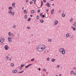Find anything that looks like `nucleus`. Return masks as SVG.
Wrapping results in <instances>:
<instances>
[{"label":"nucleus","mask_w":76,"mask_h":76,"mask_svg":"<svg viewBox=\"0 0 76 76\" xmlns=\"http://www.w3.org/2000/svg\"><path fill=\"white\" fill-rule=\"evenodd\" d=\"M13 6V7H14V8H15V5H14L13 6Z\"/></svg>","instance_id":"nucleus-52"},{"label":"nucleus","mask_w":76,"mask_h":76,"mask_svg":"<svg viewBox=\"0 0 76 76\" xmlns=\"http://www.w3.org/2000/svg\"><path fill=\"white\" fill-rule=\"evenodd\" d=\"M46 73H48V72H46Z\"/></svg>","instance_id":"nucleus-62"},{"label":"nucleus","mask_w":76,"mask_h":76,"mask_svg":"<svg viewBox=\"0 0 76 76\" xmlns=\"http://www.w3.org/2000/svg\"><path fill=\"white\" fill-rule=\"evenodd\" d=\"M29 67V66L28 65L26 66L25 67V69H26V68H28V67Z\"/></svg>","instance_id":"nucleus-29"},{"label":"nucleus","mask_w":76,"mask_h":76,"mask_svg":"<svg viewBox=\"0 0 76 76\" xmlns=\"http://www.w3.org/2000/svg\"><path fill=\"white\" fill-rule=\"evenodd\" d=\"M51 0V1H54V0Z\"/></svg>","instance_id":"nucleus-60"},{"label":"nucleus","mask_w":76,"mask_h":76,"mask_svg":"<svg viewBox=\"0 0 76 76\" xmlns=\"http://www.w3.org/2000/svg\"><path fill=\"white\" fill-rule=\"evenodd\" d=\"M47 61H49V60H50V58L49 57L48 58H47Z\"/></svg>","instance_id":"nucleus-35"},{"label":"nucleus","mask_w":76,"mask_h":76,"mask_svg":"<svg viewBox=\"0 0 76 76\" xmlns=\"http://www.w3.org/2000/svg\"><path fill=\"white\" fill-rule=\"evenodd\" d=\"M27 29H30V27H29V26H28L27 27Z\"/></svg>","instance_id":"nucleus-43"},{"label":"nucleus","mask_w":76,"mask_h":76,"mask_svg":"<svg viewBox=\"0 0 76 76\" xmlns=\"http://www.w3.org/2000/svg\"><path fill=\"white\" fill-rule=\"evenodd\" d=\"M71 75H73V74L74 73V71H73V70H72L71 72Z\"/></svg>","instance_id":"nucleus-14"},{"label":"nucleus","mask_w":76,"mask_h":76,"mask_svg":"<svg viewBox=\"0 0 76 76\" xmlns=\"http://www.w3.org/2000/svg\"><path fill=\"white\" fill-rule=\"evenodd\" d=\"M59 13L61 12V11L59 10Z\"/></svg>","instance_id":"nucleus-55"},{"label":"nucleus","mask_w":76,"mask_h":76,"mask_svg":"<svg viewBox=\"0 0 76 76\" xmlns=\"http://www.w3.org/2000/svg\"><path fill=\"white\" fill-rule=\"evenodd\" d=\"M17 72H18V70H16V69H15V70H13L12 72V73H17Z\"/></svg>","instance_id":"nucleus-5"},{"label":"nucleus","mask_w":76,"mask_h":76,"mask_svg":"<svg viewBox=\"0 0 76 76\" xmlns=\"http://www.w3.org/2000/svg\"><path fill=\"white\" fill-rule=\"evenodd\" d=\"M11 66L12 67H13L14 66V64L13 63H11Z\"/></svg>","instance_id":"nucleus-25"},{"label":"nucleus","mask_w":76,"mask_h":76,"mask_svg":"<svg viewBox=\"0 0 76 76\" xmlns=\"http://www.w3.org/2000/svg\"><path fill=\"white\" fill-rule=\"evenodd\" d=\"M34 12H35V11L34 10H32L31 11V13H34Z\"/></svg>","instance_id":"nucleus-17"},{"label":"nucleus","mask_w":76,"mask_h":76,"mask_svg":"<svg viewBox=\"0 0 76 76\" xmlns=\"http://www.w3.org/2000/svg\"><path fill=\"white\" fill-rule=\"evenodd\" d=\"M24 65H25V64H22L20 65V67H23V66H24Z\"/></svg>","instance_id":"nucleus-20"},{"label":"nucleus","mask_w":76,"mask_h":76,"mask_svg":"<svg viewBox=\"0 0 76 76\" xmlns=\"http://www.w3.org/2000/svg\"><path fill=\"white\" fill-rule=\"evenodd\" d=\"M54 4H52V6H54Z\"/></svg>","instance_id":"nucleus-54"},{"label":"nucleus","mask_w":76,"mask_h":76,"mask_svg":"<svg viewBox=\"0 0 76 76\" xmlns=\"http://www.w3.org/2000/svg\"><path fill=\"white\" fill-rule=\"evenodd\" d=\"M31 18H29L28 20V22H30V21H31Z\"/></svg>","instance_id":"nucleus-27"},{"label":"nucleus","mask_w":76,"mask_h":76,"mask_svg":"<svg viewBox=\"0 0 76 76\" xmlns=\"http://www.w3.org/2000/svg\"><path fill=\"white\" fill-rule=\"evenodd\" d=\"M43 71H46V69H45H45H43Z\"/></svg>","instance_id":"nucleus-45"},{"label":"nucleus","mask_w":76,"mask_h":76,"mask_svg":"<svg viewBox=\"0 0 76 76\" xmlns=\"http://www.w3.org/2000/svg\"><path fill=\"white\" fill-rule=\"evenodd\" d=\"M8 35L9 36H10V35H11V34H10V32H9Z\"/></svg>","instance_id":"nucleus-34"},{"label":"nucleus","mask_w":76,"mask_h":76,"mask_svg":"<svg viewBox=\"0 0 76 76\" xmlns=\"http://www.w3.org/2000/svg\"><path fill=\"white\" fill-rule=\"evenodd\" d=\"M28 42V43H30V42Z\"/></svg>","instance_id":"nucleus-61"},{"label":"nucleus","mask_w":76,"mask_h":76,"mask_svg":"<svg viewBox=\"0 0 76 76\" xmlns=\"http://www.w3.org/2000/svg\"><path fill=\"white\" fill-rule=\"evenodd\" d=\"M12 9H13V8H12V7H9V10H12Z\"/></svg>","instance_id":"nucleus-11"},{"label":"nucleus","mask_w":76,"mask_h":76,"mask_svg":"<svg viewBox=\"0 0 76 76\" xmlns=\"http://www.w3.org/2000/svg\"><path fill=\"white\" fill-rule=\"evenodd\" d=\"M42 4H43V2L42 1H41V4L40 5V6L41 7H42Z\"/></svg>","instance_id":"nucleus-19"},{"label":"nucleus","mask_w":76,"mask_h":76,"mask_svg":"<svg viewBox=\"0 0 76 76\" xmlns=\"http://www.w3.org/2000/svg\"><path fill=\"white\" fill-rule=\"evenodd\" d=\"M59 76H61V74H60Z\"/></svg>","instance_id":"nucleus-53"},{"label":"nucleus","mask_w":76,"mask_h":76,"mask_svg":"<svg viewBox=\"0 0 76 76\" xmlns=\"http://www.w3.org/2000/svg\"><path fill=\"white\" fill-rule=\"evenodd\" d=\"M8 39L9 42H11V41H12V39H11V38L10 37H9L8 38Z\"/></svg>","instance_id":"nucleus-10"},{"label":"nucleus","mask_w":76,"mask_h":76,"mask_svg":"<svg viewBox=\"0 0 76 76\" xmlns=\"http://www.w3.org/2000/svg\"><path fill=\"white\" fill-rule=\"evenodd\" d=\"M38 69V70H39V71L41 70V68H39Z\"/></svg>","instance_id":"nucleus-48"},{"label":"nucleus","mask_w":76,"mask_h":76,"mask_svg":"<svg viewBox=\"0 0 76 76\" xmlns=\"http://www.w3.org/2000/svg\"><path fill=\"white\" fill-rule=\"evenodd\" d=\"M46 6H47L48 7H50V5H49V3L47 2L46 3Z\"/></svg>","instance_id":"nucleus-8"},{"label":"nucleus","mask_w":76,"mask_h":76,"mask_svg":"<svg viewBox=\"0 0 76 76\" xmlns=\"http://www.w3.org/2000/svg\"><path fill=\"white\" fill-rule=\"evenodd\" d=\"M9 56H10V55H8V56H6V58L8 61H10L12 59V57H11V58H9Z\"/></svg>","instance_id":"nucleus-3"},{"label":"nucleus","mask_w":76,"mask_h":76,"mask_svg":"<svg viewBox=\"0 0 76 76\" xmlns=\"http://www.w3.org/2000/svg\"><path fill=\"white\" fill-rule=\"evenodd\" d=\"M15 3H13L12 4V6H15Z\"/></svg>","instance_id":"nucleus-30"},{"label":"nucleus","mask_w":76,"mask_h":76,"mask_svg":"<svg viewBox=\"0 0 76 76\" xmlns=\"http://www.w3.org/2000/svg\"><path fill=\"white\" fill-rule=\"evenodd\" d=\"M44 22V20H40V22H41V23H43Z\"/></svg>","instance_id":"nucleus-26"},{"label":"nucleus","mask_w":76,"mask_h":76,"mask_svg":"<svg viewBox=\"0 0 76 76\" xmlns=\"http://www.w3.org/2000/svg\"><path fill=\"white\" fill-rule=\"evenodd\" d=\"M43 2L44 3H45V2H46V0H43Z\"/></svg>","instance_id":"nucleus-44"},{"label":"nucleus","mask_w":76,"mask_h":76,"mask_svg":"<svg viewBox=\"0 0 76 76\" xmlns=\"http://www.w3.org/2000/svg\"><path fill=\"white\" fill-rule=\"evenodd\" d=\"M35 3H36V0H35L34 2V3L35 4Z\"/></svg>","instance_id":"nucleus-47"},{"label":"nucleus","mask_w":76,"mask_h":76,"mask_svg":"<svg viewBox=\"0 0 76 76\" xmlns=\"http://www.w3.org/2000/svg\"><path fill=\"white\" fill-rule=\"evenodd\" d=\"M54 10L53 9H52L51 10V13L52 14V15H53V14H54Z\"/></svg>","instance_id":"nucleus-9"},{"label":"nucleus","mask_w":76,"mask_h":76,"mask_svg":"<svg viewBox=\"0 0 76 76\" xmlns=\"http://www.w3.org/2000/svg\"><path fill=\"white\" fill-rule=\"evenodd\" d=\"M32 4V1H31V2H30V4Z\"/></svg>","instance_id":"nucleus-42"},{"label":"nucleus","mask_w":76,"mask_h":76,"mask_svg":"<svg viewBox=\"0 0 76 76\" xmlns=\"http://www.w3.org/2000/svg\"><path fill=\"white\" fill-rule=\"evenodd\" d=\"M55 60H56V59H55L54 58H53L51 60V61L52 62H54Z\"/></svg>","instance_id":"nucleus-12"},{"label":"nucleus","mask_w":76,"mask_h":76,"mask_svg":"<svg viewBox=\"0 0 76 76\" xmlns=\"http://www.w3.org/2000/svg\"><path fill=\"white\" fill-rule=\"evenodd\" d=\"M49 10H48V9H47L46 10V12H48Z\"/></svg>","instance_id":"nucleus-50"},{"label":"nucleus","mask_w":76,"mask_h":76,"mask_svg":"<svg viewBox=\"0 0 76 76\" xmlns=\"http://www.w3.org/2000/svg\"><path fill=\"white\" fill-rule=\"evenodd\" d=\"M34 61V58H33L31 59V61Z\"/></svg>","instance_id":"nucleus-31"},{"label":"nucleus","mask_w":76,"mask_h":76,"mask_svg":"<svg viewBox=\"0 0 76 76\" xmlns=\"http://www.w3.org/2000/svg\"><path fill=\"white\" fill-rule=\"evenodd\" d=\"M48 41L49 42H51V39H48Z\"/></svg>","instance_id":"nucleus-28"},{"label":"nucleus","mask_w":76,"mask_h":76,"mask_svg":"<svg viewBox=\"0 0 76 76\" xmlns=\"http://www.w3.org/2000/svg\"><path fill=\"white\" fill-rule=\"evenodd\" d=\"M70 22H73V18H71L70 20Z\"/></svg>","instance_id":"nucleus-36"},{"label":"nucleus","mask_w":76,"mask_h":76,"mask_svg":"<svg viewBox=\"0 0 76 76\" xmlns=\"http://www.w3.org/2000/svg\"><path fill=\"white\" fill-rule=\"evenodd\" d=\"M42 18H45V15H42Z\"/></svg>","instance_id":"nucleus-33"},{"label":"nucleus","mask_w":76,"mask_h":76,"mask_svg":"<svg viewBox=\"0 0 76 76\" xmlns=\"http://www.w3.org/2000/svg\"><path fill=\"white\" fill-rule=\"evenodd\" d=\"M56 76H58V75H56Z\"/></svg>","instance_id":"nucleus-63"},{"label":"nucleus","mask_w":76,"mask_h":76,"mask_svg":"<svg viewBox=\"0 0 76 76\" xmlns=\"http://www.w3.org/2000/svg\"><path fill=\"white\" fill-rule=\"evenodd\" d=\"M62 17H65V14L64 13H63L62 15Z\"/></svg>","instance_id":"nucleus-24"},{"label":"nucleus","mask_w":76,"mask_h":76,"mask_svg":"<svg viewBox=\"0 0 76 76\" xmlns=\"http://www.w3.org/2000/svg\"><path fill=\"white\" fill-rule=\"evenodd\" d=\"M45 49V47L43 45H40L37 48V50L39 51H42Z\"/></svg>","instance_id":"nucleus-1"},{"label":"nucleus","mask_w":76,"mask_h":76,"mask_svg":"<svg viewBox=\"0 0 76 76\" xmlns=\"http://www.w3.org/2000/svg\"><path fill=\"white\" fill-rule=\"evenodd\" d=\"M12 12V10H9V11L8 12V13H9V14H11V13Z\"/></svg>","instance_id":"nucleus-18"},{"label":"nucleus","mask_w":76,"mask_h":76,"mask_svg":"<svg viewBox=\"0 0 76 76\" xmlns=\"http://www.w3.org/2000/svg\"><path fill=\"white\" fill-rule=\"evenodd\" d=\"M37 12L38 13H39L40 12V10H37Z\"/></svg>","instance_id":"nucleus-39"},{"label":"nucleus","mask_w":76,"mask_h":76,"mask_svg":"<svg viewBox=\"0 0 76 76\" xmlns=\"http://www.w3.org/2000/svg\"><path fill=\"white\" fill-rule=\"evenodd\" d=\"M40 16H42V13H41L40 14Z\"/></svg>","instance_id":"nucleus-40"},{"label":"nucleus","mask_w":76,"mask_h":76,"mask_svg":"<svg viewBox=\"0 0 76 76\" xmlns=\"http://www.w3.org/2000/svg\"><path fill=\"white\" fill-rule=\"evenodd\" d=\"M24 13H25V14H26L27 13V11H26V10H25L24 11Z\"/></svg>","instance_id":"nucleus-15"},{"label":"nucleus","mask_w":76,"mask_h":76,"mask_svg":"<svg viewBox=\"0 0 76 76\" xmlns=\"http://www.w3.org/2000/svg\"><path fill=\"white\" fill-rule=\"evenodd\" d=\"M24 71L23 70L20 72H18V73H23V72H24Z\"/></svg>","instance_id":"nucleus-23"},{"label":"nucleus","mask_w":76,"mask_h":76,"mask_svg":"<svg viewBox=\"0 0 76 76\" xmlns=\"http://www.w3.org/2000/svg\"><path fill=\"white\" fill-rule=\"evenodd\" d=\"M71 28H72V29H73V31H75V30H76V28H74V27H73L72 26Z\"/></svg>","instance_id":"nucleus-13"},{"label":"nucleus","mask_w":76,"mask_h":76,"mask_svg":"<svg viewBox=\"0 0 76 76\" xmlns=\"http://www.w3.org/2000/svg\"><path fill=\"white\" fill-rule=\"evenodd\" d=\"M4 41V39L3 38H1V40H0V43H3Z\"/></svg>","instance_id":"nucleus-4"},{"label":"nucleus","mask_w":76,"mask_h":76,"mask_svg":"<svg viewBox=\"0 0 76 76\" xmlns=\"http://www.w3.org/2000/svg\"><path fill=\"white\" fill-rule=\"evenodd\" d=\"M57 67L58 68L60 67V65H57Z\"/></svg>","instance_id":"nucleus-41"},{"label":"nucleus","mask_w":76,"mask_h":76,"mask_svg":"<svg viewBox=\"0 0 76 76\" xmlns=\"http://www.w3.org/2000/svg\"><path fill=\"white\" fill-rule=\"evenodd\" d=\"M13 28H16V26L15 25H14L13 26Z\"/></svg>","instance_id":"nucleus-37"},{"label":"nucleus","mask_w":76,"mask_h":76,"mask_svg":"<svg viewBox=\"0 0 76 76\" xmlns=\"http://www.w3.org/2000/svg\"><path fill=\"white\" fill-rule=\"evenodd\" d=\"M30 16L31 17H32L33 16L32 15H30Z\"/></svg>","instance_id":"nucleus-49"},{"label":"nucleus","mask_w":76,"mask_h":76,"mask_svg":"<svg viewBox=\"0 0 76 76\" xmlns=\"http://www.w3.org/2000/svg\"><path fill=\"white\" fill-rule=\"evenodd\" d=\"M59 51L60 52H62V54L63 55L65 53H66V51H65V50H64V48H60Z\"/></svg>","instance_id":"nucleus-2"},{"label":"nucleus","mask_w":76,"mask_h":76,"mask_svg":"<svg viewBox=\"0 0 76 76\" xmlns=\"http://www.w3.org/2000/svg\"><path fill=\"white\" fill-rule=\"evenodd\" d=\"M32 1H35V0H32Z\"/></svg>","instance_id":"nucleus-57"},{"label":"nucleus","mask_w":76,"mask_h":76,"mask_svg":"<svg viewBox=\"0 0 76 76\" xmlns=\"http://www.w3.org/2000/svg\"><path fill=\"white\" fill-rule=\"evenodd\" d=\"M74 69H75V70L76 69V68H74Z\"/></svg>","instance_id":"nucleus-56"},{"label":"nucleus","mask_w":76,"mask_h":76,"mask_svg":"<svg viewBox=\"0 0 76 76\" xmlns=\"http://www.w3.org/2000/svg\"><path fill=\"white\" fill-rule=\"evenodd\" d=\"M4 48L6 50H7L9 49V47L7 46V45H6L4 47Z\"/></svg>","instance_id":"nucleus-6"},{"label":"nucleus","mask_w":76,"mask_h":76,"mask_svg":"<svg viewBox=\"0 0 76 76\" xmlns=\"http://www.w3.org/2000/svg\"><path fill=\"white\" fill-rule=\"evenodd\" d=\"M32 64H29L28 65V66L29 67V66H31V65H32Z\"/></svg>","instance_id":"nucleus-38"},{"label":"nucleus","mask_w":76,"mask_h":76,"mask_svg":"<svg viewBox=\"0 0 76 76\" xmlns=\"http://www.w3.org/2000/svg\"><path fill=\"white\" fill-rule=\"evenodd\" d=\"M27 16L26 15H25L24 16V18H25V19H26V18H27Z\"/></svg>","instance_id":"nucleus-32"},{"label":"nucleus","mask_w":76,"mask_h":76,"mask_svg":"<svg viewBox=\"0 0 76 76\" xmlns=\"http://www.w3.org/2000/svg\"><path fill=\"white\" fill-rule=\"evenodd\" d=\"M43 76H45V75H43Z\"/></svg>","instance_id":"nucleus-64"},{"label":"nucleus","mask_w":76,"mask_h":76,"mask_svg":"<svg viewBox=\"0 0 76 76\" xmlns=\"http://www.w3.org/2000/svg\"><path fill=\"white\" fill-rule=\"evenodd\" d=\"M22 10H23V8H22Z\"/></svg>","instance_id":"nucleus-59"},{"label":"nucleus","mask_w":76,"mask_h":76,"mask_svg":"<svg viewBox=\"0 0 76 76\" xmlns=\"http://www.w3.org/2000/svg\"><path fill=\"white\" fill-rule=\"evenodd\" d=\"M11 14L12 16H13L14 15V14H15V12H12L11 13Z\"/></svg>","instance_id":"nucleus-21"},{"label":"nucleus","mask_w":76,"mask_h":76,"mask_svg":"<svg viewBox=\"0 0 76 76\" xmlns=\"http://www.w3.org/2000/svg\"><path fill=\"white\" fill-rule=\"evenodd\" d=\"M19 69H22V68L20 67V68H19Z\"/></svg>","instance_id":"nucleus-51"},{"label":"nucleus","mask_w":76,"mask_h":76,"mask_svg":"<svg viewBox=\"0 0 76 76\" xmlns=\"http://www.w3.org/2000/svg\"><path fill=\"white\" fill-rule=\"evenodd\" d=\"M26 3H28V0H26Z\"/></svg>","instance_id":"nucleus-46"},{"label":"nucleus","mask_w":76,"mask_h":76,"mask_svg":"<svg viewBox=\"0 0 76 76\" xmlns=\"http://www.w3.org/2000/svg\"><path fill=\"white\" fill-rule=\"evenodd\" d=\"M54 23H55V25H57V24L58 23V21L57 20H55L54 22Z\"/></svg>","instance_id":"nucleus-7"},{"label":"nucleus","mask_w":76,"mask_h":76,"mask_svg":"<svg viewBox=\"0 0 76 76\" xmlns=\"http://www.w3.org/2000/svg\"><path fill=\"white\" fill-rule=\"evenodd\" d=\"M66 37H69V33L66 34Z\"/></svg>","instance_id":"nucleus-16"},{"label":"nucleus","mask_w":76,"mask_h":76,"mask_svg":"<svg viewBox=\"0 0 76 76\" xmlns=\"http://www.w3.org/2000/svg\"><path fill=\"white\" fill-rule=\"evenodd\" d=\"M39 17L38 15H37L36 17V19H39Z\"/></svg>","instance_id":"nucleus-22"},{"label":"nucleus","mask_w":76,"mask_h":76,"mask_svg":"<svg viewBox=\"0 0 76 76\" xmlns=\"http://www.w3.org/2000/svg\"><path fill=\"white\" fill-rule=\"evenodd\" d=\"M74 75H76V73H74Z\"/></svg>","instance_id":"nucleus-58"}]
</instances>
